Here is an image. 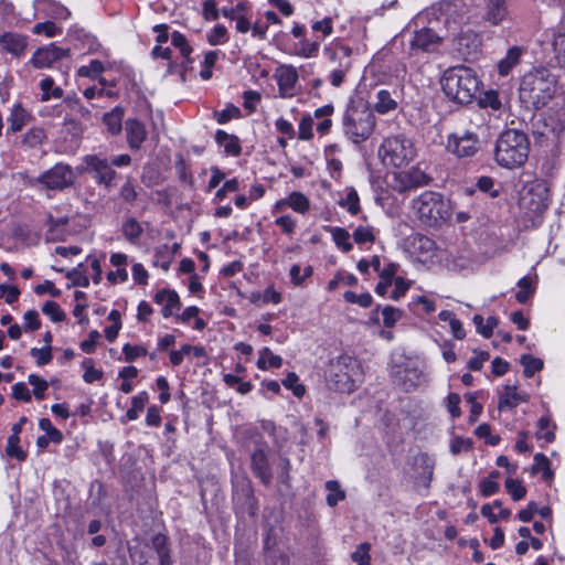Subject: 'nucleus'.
Segmentation results:
<instances>
[{
  "label": "nucleus",
  "mask_w": 565,
  "mask_h": 565,
  "mask_svg": "<svg viewBox=\"0 0 565 565\" xmlns=\"http://www.w3.org/2000/svg\"><path fill=\"white\" fill-rule=\"evenodd\" d=\"M452 11L451 3L434 4L420 11L414 18V24L418 29L414 31L413 39L409 42L411 51L430 53L438 50L447 34L437 32L435 24L439 22L440 15Z\"/></svg>",
  "instance_id": "nucleus-1"
},
{
  "label": "nucleus",
  "mask_w": 565,
  "mask_h": 565,
  "mask_svg": "<svg viewBox=\"0 0 565 565\" xmlns=\"http://www.w3.org/2000/svg\"><path fill=\"white\" fill-rule=\"evenodd\" d=\"M440 83L445 95L461 105L472 103L482 85L477 73L463 65L447 68Z\"/></svg>",
  "instance_id": "nucleus-2"
},
{
  "label": "nucleus",
  "mask_w": 565,
  "mask_h": 565,
  "mask_svg": "<svg viewBox=\"0 0 565 565\" xmlns=\"http://www.w3.org/2000/svg\"><path fill=\"white\" fill-rule=\"evenodd\" d=\"M376 127V117L370 105L363 100L352 102L342 116L344 136L354 145L371 138Z\"/></svg>",
  "instance_id": "nucleus-3"
},
{
  "label": "nucleus",
  "mask_w": 565,
  "mask_h": 565,
  "mask_svg": "<svg viewBox=\"0 0 565 565\" xmlns=\"http://www.w3.org/2000/svg\"><path fill=\"white\" fill-rule=\"evenodd\" d=\"M530 141L520 130H504L498 138L494 149L495 162L505 169L522 167L529 157Z\"/></svg>",
  "instance_id": "nucleus-4"
},
{
  "label": "nucleus",
  "mask_w": 565,
  "mask_h": 565,
  "mask_svg": "<svg viewBox=\"0 0 565 565\" xmlns=\"http://www.w3.org/2000/svg\"><path fill=\"white\" fill-rule=\"evenodd\" d=\"M556 93V78L546 68L529 72L520 86V98L535 109L544 107Z\"/></svg>",
  "instance_id": "nucleus-5"
},
{
  "label": "nucleus",
  "mask_w": 565,
  "mask_h": 565,
  "mask_svg": "<svg viewBox=\"0 0 565 565\" xmlns=\"http://www.w3.org/2000/svg\"><path fill=\"white\" fill-rule=\"evenodd\" d=\"M379 159L386 168H404L417 157V147L412 137L396 132L384 137L377 150Z\"/></svg>",
  "instance_id": "nucleus-6"
},
{
  "label": "nucleus",
  "mask_w": 565,
  "mask_h": 565,
  "mask_svg": "<svg viewBox=\"0 0 565 565\" xmlns=\"http://www.w3.org/2000/svg\"><path fill=\"white\" fill-rule=\"evenodd\" d=\"M363 381V371L358 360L341 355L333 360L327 376V385L339 393L353 392Z\"/></svg>",
  "instance_id": "nucleus-7"
},
{
  "label": "nucleus",
  "mask_w": 565,
  "mask_h": 565,
  "mask_svg": "<svg viewBox=\"0 0 565 565\" xmlns=\"http://www.w3.org/2000/svg\"><path fill=\"white\" fill-rule=\"evenodd\" d=\"M413 213L420 222L434 226L450 217V202L443 194L425 191L411 202Z\"/></svg>",
  "instance_id": "nucleus-8"
},
{
  "label": "nucleus",
  "mask_w": 565,
  "mask_h": 565,
  "mask_svg": "<svg viewBox=\"0 0 565 565\" xmlns=\"http://www.w3.org/2000/svg\"><path fill=\"white\" fill-rule=\"evenodd\" d=\"M391 374L405 391L416 390L428 382L420 363L399 353L392 355Z\"/></svg>",
  "instance_id": "nucleus-9"
},
{
  "label": "nucleus",
  "mask_w": 565,
  "mask_h": 565,
  "mask_svg": "<svg viewBox=\"0 0 565 565\" xmlns=\"http://www.w3.org/2000/svg\"><path fill=\"white\" fill-rule=\"evenodd\" d=\"M446 33L451 36L454 47L465 60L477 56L481 45V36L469 25L458 26L456 21L445 20Z\"/></svg>",
  "instance_id": "nucleus-10"
},
{
  "label": "nucleus",
  "mask_w": 565,
  "mask_h": 565,
  "mask_svg": "<svg viewBox=\"0 0 565 565\" xmlns=\"http://www.w3.org/2000/svg\"><path fill=\"white\" fill-rule=\"evenodd\" d=\"M408 253L414 260L427 266H440L446 259V249L437 246L430 237L416 234L408 238Z\"/></svg>",
  "instance_id": "nucleus-11"
},
{
  "label": "nucleus",
  "mask_w": 565,
  "mask_h": 565,
  "mask_svg": "<svg viewBox=\"0 0 565 565\" xmlns=\"http://www.w3.org/2000/svg\"><path fill=\"white\" fill-rule=\"evenodd\" d=\"M452 9H476L481 19L491 25H499L509 18L505 0H455Z\"/></svg>",
  "instance_id": "nucleus-12"
},
{
  "label": "nucleus",
  "mask_w": 565,
  "mask_h": 565,
  "mask_svg": "<svg viewBox=\"0 0 565 565\" xmlns=\"http://www.w3.org/2000/svg\"><path fill=\"white\" fill-rule=\"evenodd\" d=\"M479 136L468 129L457 130L448 134L445 142L447 152L457 159L473 158L480 150Z\"/></svg>",
  "instance_id": "nucleus-13"
},
{
  "label": "nucleus",
  "mask_w": 565,
  "mask_h": 565,
  "mask_svg": "<svg viewBox=\"0 0 565 565\" xmlns=\"http://www.w3.org/2000/svg\"><path fill=\"white\" fill-rule=\"evenodd\" d=\"M429 180V177L423 170L414 167L408 170L393 172L390 185L394 191L404 193L428 184Z\"/></svg>",
  "instance_id": "nucleus-14"
},
{
  "label": "nucleus",
  "mask_w": 565,
  "mask_h": 565,
  "mask_svg": "<svg viewBox=\"0 0 565 565\" xmlns=\"http://www.w3.org/2000/svg\"><path fill=\"white\" fill-rule=\"evenodd\" d=\"M102 276L99 259L93 255H87L85 263H79L73 268V286H87L92 279L98 284Z\"/></svg>",
  "instance_id": "nucleus-15"
},
{
  "label": "nucleus",
  "mask_w": 565,
  "mask_h": 565,
  "mask_svg": "<svg viewBox=\"0 0 565 565\" xmlns=\"http://www.w3.org/2000/svg\"><path fill=\"white\" fill-rule=\"evenodd\" d=\"M565 131V107L548 110L542 120V129L539 134L551 140L558 139Z\"/></svg>",
  "instance_id": "nucleus-16"
},
{
  "label": "nucleus",
  "mask_w": 565,
  "mask_h": 565,
  "mask_svg": "<svg viewBox=\"0 0 565 565\" xmlns=\"http://www.w3.org/2000/svg\"><path fill=\"white\" fill-rule=\"evenodd\" d=\"M311 202L306 194L299 191H292L287 196L277 200L271 207V213L277 214L285 209H290L294 212L305 215L310 211Z\"/></svg>",
  "instance_id": "nucleus-17"
},
{
  "label": "nucleus",
  "mask_w": 565,
  "mask_h": 565,
  "mask_svg": "<svg viewBox=\"0 0 565 565\" xmlns=\"http://www.w3.org/2000/svg\"><path fill=\"white\" fill-rule=\"evenodd\" d=\"M274 77L281 97L289 98L296 94V84L299 76L295 66L288 64L278 66Z\"/></svg>",
  "instance_id": "nucleus-18"
},
{
  "label": "nucleus",
  "mask_w": 565,
  "mask_h": 565,
  "mask_svg": "<svg viewBox=\"0 0 565 565\" xmlns=\"http://www.w3.org/2000/svg\"><path fill=\"white\" fill-rule=\"evenodd\" d=\"M399 95L396 89L381 88L375 92L370 108L379 115H387L397 110Z\"/></svg>",
  "instance_id": "nucleus-19"
},
{
  "label": "nucleus",
  "mask_w": 565,
  "mask_h": 565,
  "mask_svg": "<svg viewBox=\"0 0 565 565\" xmlns=\"http://www.w3.org/2000/svg\"><path fill=\"white\" fill-rule=\"evenodd\" d=\"M522 204L525 207V215L531 221L532 226H539L542 222L543 214L548 207L546 194L531 193L530 198H523Z\"/></svg>",
  "instance_id": "nucleus-20"
},
{
  "label": "nucleus",
  "mask_w": 565,
  "mask_h": 565,
  "mask_svg": "<svg viewBox=\"0 0 565 565\" xmlns=\"http://www.w3.org/2000/svg\"><path fill=\"white\" fill-rule=\"evenodd\" d=\"M332 60H339V66L330 72L329 82L332 86L340 87L351 68V50L347 46L337 49L333 52Z\"/></svg>",
  "instance_id": "nucleus-21"
},
{
  "label": "nucleus",
  "mask_w": 565,
  "mask_h": 565,
  "mask_svg": "<svg viewBox=\"0 0 565 565\" xmlns=\"http://www.w3.org/2000/svg\"><path fill=\"white\" fill-rule=\"evenodd\" d=\"M153 301L161 307V315L166 319L174 318L181 309L180 296L173 289L158 290L153 296Z\"/></svg>",
  "instance_id": "nucleus-22"
},
{
  "label": "nucleus",
  "mask_w": 565,
  "mask_h": 565,
  "mask_svg": "<svg viewBox=\"0 0 565 565\" xmlns=\"http://www.w3.org/2000/svg\"><path fill=\"white\" fill-rule=\"evenodd\" d=\"M86 169L94 172V178L107 186L111 184L116 177V172L111 169L107 159H102L96 156H86L84 158Z\"/></svg>",
  "instance_id": "nucleus-23"
},
{
  "label": "nucleus",
  "mask_w": 565,
  "mask_h": 565,
  "mask_svg": "<svg viewBox=\"0 0 565 565\" xmlns=\"http://www.w3.org/2000/svg\"><path fill=\"white\" fill-rule=\"evenodd\" d=\"M70 173L68 166L57 163L51 170L43 173L39 178V182L50 190L63 189L68 184Z\"/></svg>",
  "instance_id": "nucleus-24"
},
{
  "label": "nucleus",
  "mask_w": 565,
  "mask_h": 565,
  "mask_svg": "<svg viewBox=\"0 0 565 565\" xmlns=\"http://www.w3.org/2000/svg\"><path fill=\"white\" fill-rule=\"evenodd\" d=\"M65 55V51L55 46L54 44L43 46L38 49L31 60L30 63L35 68H45L50 67L54 62L62 58Z\"/></svg>",
  "instance_id": "nucleus-25"
},
{
  "label": "nucleus",
  "mask_w": 565,
  "mask_h": 565,
  "mask_svg": "<svg viewBox=\"0 0 565 565\" xmlns=\"http://www.w3.org/2000/svg\"><path fill=\"white\" fill-rule=\"evenodd\" d=\"M28 45L26 36L14 32H6L0 35V46L3 51L20 56L24 53Z\"/></svg>",
  "instance_id": "nucleus-26"
},
{
  "label": "nucleus",
  "mask_w": 565,
  "mask_h": 565,
  "mask_svg": "<svg viewBox=\"0 0 565 565\" xmlns=\"http://www.w3.org/2000/svg\"><path fill=\"white\" fill-rule=\"evenodd\" d=\"M127 142L130 149L137 150L147 138L145 125L138 119H128L125 124Z\"/></svg>",
  "instance_id": "nucleus-27"
},
{
  "label": "nucleus",
  "mask_w": 565,
  "mask_h": 565,
  "mask_svg": "<svg viewBox=\"0 0 565 565\" xmlns=\"http://www.w3.org/2000/svg\"><path fill=\"white\" fill-rule=\"evenodd\" d=\"M525 50L522 46H512L510 47L505 55L498 62V73L500 76H508L514 67H516L522 56L524 55Z\"/></svg>",
  "instance_id": "nucleus-28"
},
{
  "label": "nucleus",
  "mask_w": 565,
  "mask_h": 565,
  "mask_svg": "<svg viewBox=\"0 0 565 565\" xmlns=\"http://www.w3.org/2000/svg\"><path fill=\"white\" fill-rule=\"evenodd\" d=\"M526 401L527 395L519 392L515 385H505L499 394V408L511 409Z\"/></svg>",
  "instance_id": "nucleus-29"
},
{
  "label": "nucleus",
  "mask_w": 565,
  "mask_h": 565,
  "mask_svg": "<svg viewBox=\"0 0 565 565\" xmlns=\"http://www.w3.org/2000/svg\"><path fill=\"white\" fill-rule=\"evenodd\" d=\"M252 469L263 483L268 484L271 481V470L268 465L267 456L263 449H257L253 452Z\"/></svg>",
  "instance_id": "nucleus-30"
},
{
  "label": "nucleus",
  "mask_w": 565,
  "mask_h": 565,
  "mask_svg": "<svg viewBox=\"0 0 565 565\" xmlns=\"http://www.w3.org/2000/svg\"><path fill=\"white\" fill-rule=\"evenodd\" d=\"M334 113L332 104L323 105L313 111V119L316 122V130L320 136H326L330 132L332 127L331 116Z\"/></svg>",
  "instance_id": "nucleus-31"
},
{
  "label": "nucleus",
  "mask_w": 565,
  "mask_h": 565,
  "mask_svg": "<svg viewBox=\"0 0 565 565\" xmlns=\"http://www.w3.org/2000/svg\"><path fill=\"white\" fill-rule=\"evenodd\" d=\"M98 46L99 44L95 36L83 30L73 29V49L79 51L81 54L93 53Z\"/></svg>",
  "instance_id": "nucleus-32"
},
{
  "label": "nucleus",
  "mask_w": 565,
  "mask_h": 565,
  "mask_svg": "<svg viewBox=\"0 0 565 565\" xmlns=\"http://www.w3.org/2000/svg\"><path fill=\"white\" fill-rule=\"evenodd\" d=\"M31 119L32 115L26 109H24L21 104H15L11 108V113L8 118V132L15 134L20 131L25 125L30 122Z\"/></svg>",
  "instance_id": "nucleus-33"
},
{
  "label": "nucleus",
  "mask_w": 565,
  "mask_h": 565,
  "mask_svg": "<svg viewBox=\"0 0 565 565\" xmlns=\"http://www.w3.org/2000/svg\"><path fill=\"white\" fill-rule=\"evenodd\" d=\"M397 268L398 266L394 263H388L383 267V270L379 274L380 281L375 287V292L379 296L385 297L388 295V289L393 286L396 278Z\"/></svg>",
  "instance_id": "nucleus-34"
},
{
  "label": "nucleus",
  "mask_w": 565,
  "mask_h": 565,
  "mask_svg": "<svg viewBox=\"0 0 565 565\" xmlns=\"http://www.w3.org/2000/svg\"><path fill=\"white\" fill-rule=\"evenodd\" d=\"M216 143L223 148L227 156L236 157L241 153V142L238 137L230 135L224 130L218 129L215 132Z\"/></svg>",
  "instance_id": "nucleus-35"
},
{
  "label": "nucleus",
  "mask_w": 565,
  "mask_h": 565,
  "mask_svg": "<svg viewBox=\"0 0 565 565\" xmlns=\"http://www.w3.org/2000/svg\"><path fill=\"white\" fill-rule=\"evenodd\" d=\"M472 264V257L469 253L462 252L454 255L452 252L446 249V259L443 266L450 270L460 271L468 269Z\"/></svg>",
  "instance_id": "nucleus-36"
},
{
  "label": "nucleus",
  "mask_w": 565,
  "mask_h": 565,
  "mask_svg": "<svg viewBox=\"0 0 565 565\" xmlns=\"http://www.w3.org/2000/svg\"><path fill=\"white\" fill-rule=\"evenodd\" d=\"M256 365L259 370L266 371L268 369H279L282 365V358L274 354L273 351L265 347L258 352V360Z\"/></svg>",
  "instance_id": "nucleus-37"
},
{
  "label": "nucleus",
  "mask_w": 565,
  "mask_h": 565,
  "mask_svg": "<svg viewBox=\"0 0 565 565\" xmlns=\"http://www.w3.org/2000/svg\"><path fill=\"white\" fill-rule=\"evenodd\" d=\"M122 117L124 109L121 107H115L104 115L103 121L110 134L118 135L121 131Z\"/></svg>",
  "instance_id": "nucleus-38"
},
{
  "label": "nucleus",
  "mask_w": 565,
  "mask_h": 565,
  "mask_svg": "<svg viewBox=\"0 0 565 565\" xmlns=\"http://www.w3.org/2000/svg\"><path fill=\"white\" fill-rule=\"evenodd\" d=\"M109 324L105 327L104 333L108 342H114L122 327L121 313L118 310H111L107 316Z\"/></svg>",
  "instance_id": "nucleus-39"
},
{
  "label": "nucleus",
  "mask_w": 565,
  "mask_h": 565,
  "mask_svg": "<svg viewBox=\"0 0 565 565\" xmlns=\"http://www.w3.org/2000/svg\"><path fill=\"white\" fill-rule=\"evenodd\" d=\"M329 232L331 234L333 243L339 249H341L344 253H348L352 249L353 245L351 243V235L345 228L334 226L330 227Z\"/></svg>",
  "instance_id": "nucleus-40"
},
{
  "label": "nucleus",
  "mask_w": 565,
  "mask_h": 565,
  "mask_svg": "<svg viewBox=\"0 0 565 565\" xmlns=\"http://www.w3.org/2000/svg\"><path fill=\"white\" fill-rule=\"evenodd\" d=\"M149 401V395L146 391L139 392L131 398V407L127 411L126 417L128 420H136L139 414L143 411Z\"/></svg>",
  "instance_id": "nucleus-41"
},
{
  "label": "nucleus",
  "mask_w": 565,
  "mask_h": 565,
  "mask_svg": "<svg viewBox=\"0 0 565 565\" xmlns=\"http://www.w3.org/2000/svg\"><path fill=\"white\" fill-rule=\"evenodd\" d=\"M121 232L124 237L130 242L136 243L140 238L143 228L141 224L134 217L126 220L122 224Z\"/></svg>",
  "instance_id": "nucleus-42"
},
{
  "label": "nucleus",
  "mask_w": 565,
  "mask_h": 565,
  "mask_svg": "<svg viewBox=\"0 0 565 565\" xmlns=\"http://www.w3.org/2000/svg\"><path fill=\"white\" fill-rule=\"evenodd\" d=\"M338 203L352 215L358 214L360 211V199L353 188L348 189L345 195L341 198Z\"/></svg>",
  "instance_id": "nucleus-43"
},
{
  "label": "nucleus",
  "mask_w": 565,
  "mask_h": 565,
  "mask_svg": "<svg viewBox=\"0 0 565 565\" xmlns=\"http://www.w3.org/2000/svg\"><path fill=\"white\" fill-rule=\"evenodd\" d=\"M472 320L476 324L477 332L487 339L493 334V330L499 322L493 316L488 317L486 323H483V318L480 315H476Z\"/></svg>",
  "instance_id": "nucleus-44"
},
{
  "label": "nucleus",
  "mask_w": 565,
  "mask_h": 565,
  "mask_svg": "<svg viewBox=\"0 0 565 565\" xmlns=\"http://www.w3.org/2000/svg\"><path fill=\"white\" fill-rule=\"evenodd\" d=\"M409 306L413 310L420 309L425 313H431L436 310L435 300L425 294L413 296Z\"/></svg>",
  "instance_id": "nucleus-45"
},
{
  "label": "nucleus",
  "mask_w": 565,
  "mask_h": 565,
  "mask_svg": "<svg viewBox=\"0 0 565 565\" xmlns=\"http://www.w3.org/2000/svg\"><path fill=\"white\" fill-rule=\"evenodd\" d=\"M327 503L330 507H335L340 501L344 500L345 492L340 488V484L335 480H329L326 482Z\"/></svg>",
  "instance_id": "nucleus-46"
},
{
  "label": "nucleus",
  "mask_w": 565,
  "mask_h": 565,
  "mask_svg": "<svg viewBox=\"0 0 565 565\" xmlns=\"http://www.w3.org/2000/svg\"><path fill=\"white\" fill-rule=\"evenodd\" d=\"M313 127H316L313 116L310 114L302 116L298 125V138L303 141L311 140L313 138Z\"/></svg>",
  "instance_id": "nucleus-47"
},
{
  "label": "nucleus",
  "mask_w": 565,
  "mask_h": 565,
  "mask_svg": "<svg viewBox=\"0 0 565 565\" xmlns=\"http://www.w3.org/2000/svg\"><path fill=\"white\" fill-rule=\"evenodd\" d=\"M375 235L376 232L374 227L370 225H360L353 231L352 237L358 245H363L366 243H373L375 241Z\"/></svg>",
  "instance_id": "nucleus-48"
},
{
  "label": "nucleus",
  "mask_w": 565,
  "mask_h": 565,
  "mask_svg": "<svg viewBox=\"0 0 565 565\" xmlns=\"http://www.w3.org/2000/svg\"><path fill=\"white\" fill-rule=\"evenodd\" d=\"M312 273L313 269L311 266H306L302 268L300 265L294 264L289 270L290 281L294 286H300L307 278L312 275Z\"/></svg>",
  "instance_id": "nucleus-49"
},
{
  "label": "nucleus",
  "mask_w": 565,
  "mask_h": 565,
  "mask_svg": "<svg viewBox=\"0 0 565 565\" xmlns=\"http://www.w3.org/2000/svg\"><path fill=\"white\" fill-rule=\"evenodd\" d=\"M46 135L40 127L31 128L22 139V143L29 148H38L45 140Z\"/></svg>",
  "instance_id": "nucleus-50"
},
{
  "label": "nucleus",
  "mask_w": 565,
  "mask_h": 565,
  "mask_svg": "<svg viewBox=\"0 0 565 565\" xmlns=\"http://www.w3.org/2000/svg\"><path fill=\"white\" fill-rule=\"evenodd\" d=\"M519 291L515 294V299L520 303H525L534 294V286L531 278L524 276L518 281Z\"/></svg>",
  "instance_id": "nucleus-51"
},
{
  "label": "nucleus",
  "mask_w": 565,
  "mask_h": 565,
  "mask_svg": "<svg viewBox=\"0 0 565 565\" xmlns=\"http://www.w3.org/2000/svg\"><path fill=\"white\" fill-rule=\"evenodd\" d=\"M19 443L20 437L18 435L11 434L7 441L6 454L10 458L23 461L26 458V454L20 448Z\"/></svg>",
  "instance_id": "nucleus-52"
},
{
  "label": "nucleus",
  "mask_w": 565,
  "mask_h": 565,
  "mask_svg": "<svg viewBox=\"0 0 565 565\" xmlns=\"http://www.w3.org/2000/svg\"><path fill=\"white\" fill-rule=\"evenodd\" d=\"M252 301L278 305L281 301V294L277 291L273 286H269L264 290L263 294H253Z\"/></svg>",
  "instance_id": "nucleus-53"
},
{
  "label": "nucleus",
  "mask_w": 565,
  "mask_h": 565,
  "mask_svg": "<svg viewBox=\"0 0 565 565\" xmlns=\"http://www.w3.org/2000/svg\"><path fill=\"white\" fill-rule=\"evenodd\" d=\"M532 473H542L544 480L551 479L552 471L550 469V460L545 455L536 454L534 456Z\"/></svg>",
  "instance_id": "nucleus-54"
},
{
  "label": "nucleus",
  "mask_w": 565,
  "mask_h": 565,
  "mask_svg": "<svg viewBox=\"0 0 565 565\" xmlns=\"http://www.w3.org/2000/svg\"><path fill=\"white\" fill-rule=\"evenodd\" d=\"M536 438L545 443H552L555 438L553 429H551V419L548 416H543L537 422Z\"/></svg>",
  "instance_id": "nucleus-55"
},
{
  "label": "nucleus",
  "mask_w": 565,
  "mask_h": 565,
  "mask_svg": "<svg viewBox=\"0 0 565 565\" xmlns=\"http://www.w3.org/2000/svg\"><path fill=\"white\" fill-rule=\"evenodd\" d=\"M521 364L524 367L525 377H532L536 372L543 369V361L530 354L522 355Z\"/></svg>",
  "instance_id": "nucleus-56"
},
{
  "label": "nucleus",
  "mask_w": 565,
  "mask_h": 565,
  "mask_svg": "<svg viewBox=\"0 0 565 565\" xmlns=\"http://www.w3.org/2000/svg\"><path fill=\"white\" fill-rule=\"evenodd\" d=\"M499 471H492L490 476L480 482V492L483 497H491L499 491Z\"/></svg>",
  "instance_id": "nucleus-57"
},
{
  "label": "nucleus",
  "mask_w": 565,
  "mask_h": 565,
  "mask_svg": "<svg viewBox=\"0 0 565 565\" xmlns=\"http://www.w3.org/2000/svg\"><path fill=\"white\" fill-rule=\"evenodd\" d=\"M171 43L174 47L180 50V53L184 58H186L189 62L191 61L190 55L192 53V47L190 46L186 38L182 33L178 31L172 32Z\"/></svg>",
  "instance_id": "nucleus-58"
},
{
  "label": "nucleus",
  "mask_w": 565,
  "mask_h": 565,
  "mask_svg": "<svg viewBox=\"0 0 565 565\" xmlns=\"http://www.w3.org/2000/svg\"><path fill=\"white\" fill-rule=\"evenodd\" d=\"M211 45H221L228 41L227 30L223 24H216L206 35Z\"/></svg>",
  "instance_id": "nucleus-59"
},
{
  "label": "nucleus",
  "mask_w": 565,
  "mask_h": 565,
  "mask_svg": "<svg viewBox=\"0 0 565 565\" xmlns=\"http://www.w3.org/2000/svg\"><path fill=\"white\" fill-rule=\"evenodd\" d=\"M505 489L514 501L523 499L526 494V489L518 479L508 478L505 480Z\"/></svg>",
  "instance_id": "nucleus-60"
},
{
  "label": "nucleus",
  "mask_w": 565,
  "mask_h": 565,
  "mask_svg": "<svg viewBox=\"0 0 565 565\" xmlns=\"http://www.w3.org/2000/svg\"><path fill=\"white\" fill-rule=\"evenodd\" d=\"M370 550V543L360 544L351 554L352 561L355 562L356 565H371Z\"/></svg>",
  "instance_id": "nucleus-61"
},
{
  "label": "nucleus",
  "mask_w": 565,
  "mask_h": 565,
  "mask_svg": "<svg viewBox=\"0 0 565 565\" xmlns=\"http://www.w3.org/2000/svg\"><path fill=\"white\" fill-rule=\"evenodd\" d=\"M381 312L386 328H393L403 316V311L393 306L383 307Z\"/></svg>",
  "instance_id": "nucleus-62"
},
{
  "label": "nucleus",
  "mask_w": 565,
  "mask_h": 565,
  "mask_svg": "<svg viewBox=\"0 0 565 565\" xmlns=\"http://www.w3.org/2000/svg\"><path fill=\"white\" fill-rule=\"evenodd\" d=\"M479 105L481 108H491L492 110H499L502 107L499 94L495 90H488L479 98Z\"/></svg>",
  "instance_id": "nucleus-63"
},
{
  "label": "nucleus",
  "mask_w": 565,
  "mask_h": 565,
  "mask_svg": "<svg viewBox=\"0 0 565 565\" xmlns=\"http://www.w3.org/2000/svg\"><path fill=\"white\" fill-rule=\"evenodd\" d=\"M555 58L559 66L565 67V34H557L553 40Z\"/></svg>",
  "instance_id": "nucleus-64"
}]
</instances>
